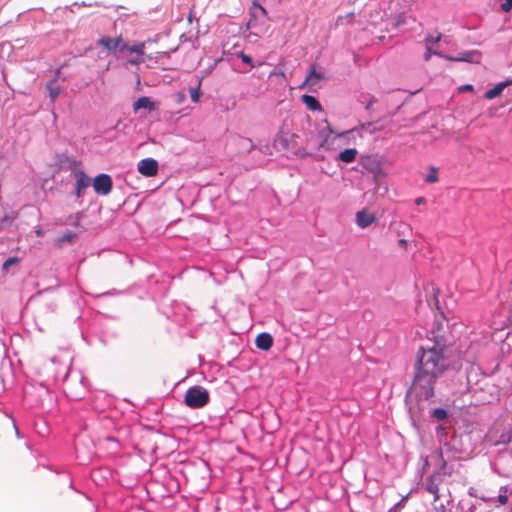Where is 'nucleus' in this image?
Instances as JSON below:
<instances>
[{"mask_svg": "<svg viewBox=\"0 0 512 512\" xmlns=\"http://www.w3.org/2000/svg\"><path fill=\"white\" fill-rule=\"evenodd\" d=\"M76 237V234L70 231L65 232L63 235L56 239V244L61 246L64 242H71Z\"/></svg>", "mask_w": 512, "mask_h": 512, "instance_id": "a211bd4d", "label": "nucleus"}, {"mask_svg": "<svg viewBox=\"0 0 512 512\" xmlns=\"http://www.w3.org/2000/svg\"><path fill=\"white\" fill-rule=\"evenodd\" d=\"M93 189L98 195H108L113 188V181L110 175L98 174L92 182Z\"/></svg>", "mask_w": 512, "mask_h": 512, "instance_id": "7ed1b4c3", "label": "nucleus"}, {"mask_svg": "<svg viewBox=\"0 0 512 512\" xmlns=\"http://www.w3.org/2000/svg\"><path fill=\"white\" fill-rule=\"evenodd\" d=\"M497 500H498L499 505H501V506L506 505L508 503V496L506 494H500L497 497Z\"/></svg>", "mask_w": 512, "mask_h": 512, "instance_id": "cd10ccee", "label": "nucleus"}, {"mask_svg": "<svg viewBox=\"0 0 512 512\" xmlns=\"http://www.w3.org/2000/svg\"><path fill=\"white\" fill-rule=\"evenodd\" d=\"M321 79H323L322 74L318 73L313 65L303 85L314 86Z\"/></svg>", "mask_w": 512, "mask_h": 512, "instance_id": "4468645a", "label": "nucleus"}, {"mask_svg": "<svg viewBox=\"0 0 512 512\" xmlns=\"http://www.w3.org/2000/svg\"><path fill=\"white\" fill-rule=\"evenodd\" d=\"M129 62H130L131 64H139V63L141 62V60H138V59H137V60H136V59H131V60H129Z\"/></svg>", "mask_w": 512, "mask_h": 512, "instance_id": "72a5a7b5", "label": "nucleus"}, {"mask_svg": "<svg viewBox=\"0 0 512 512\" xmlns=\"http://www.w3.org/2000/svg\"><path fill=\"white\" fill-rule=\"evenodd\" d=\"M209 399V392L201 386L190 387L184 396L185 404L192 409L204 407Z\"/></svg>", "mask_w": 512, "mask_h": 512, "instance_id": "f03ea898", "label": "nucleus"}, {"mask_svg": "<svg viewBox=\"0 0 512 512\" xmlns=\"http://www.w3.org/2000/svg\"><path fill=\"white\" fill-rule=\"evenodd\" d=\"M238 145L244 152H250L254 148L252 140L245 137H238Z\"/></svg>", "mask_w": 512, "mask_h": 512, "instance_id": "f3484780", "label": "nucleus"}, {"mask_svg": "<svg viewBox=\"0 0 512 512\" xmlns=\"http://www.w3.org/2000/svg\"><path fill=\"white\" fill-rule=\"evenodd\" d=\"M57 74H59V70H57ZM58 76V75H56ZM47 90L49 91V96L52 102L56 100L58 95L60 94V87L58 85L57 77L50 80L46 85Z\"/></svg>", "mask_w": 512, "mask_h": 512, "instance_id": "f8f14e48", "label": "nucleus"}, {"mask_svg": "<svg viewBox=\"0 0 512 512\" xmlns=\"http://www.w3.org/2000/svg\"><path fill=\"white\" fill-rule=\"evenodd\" d=\"M441 40V34H438L436 37L429 36L425 39L426 45H430L431 43H438Z\"/></svg>", "mask_w": 512, "mask_h": 512, "instance_id": "a878e982", "label": "nucleus"}, {"mask_svg": "<svg viewBox=\"0 0 512 512\" xmlns=\"http://www.w3.org/2000/svg\"><path fill=\"white\" fill-rule=\"evenodd\" d=\"M357 150L354 148H347L339 153L338 159L345 163H351L356 159Z\"/></svg>", "mask_w": 512, "mask_h": 512, "instance_id": "ddd939ff", "label": "nucleus"}, {"mask_svg": "<svg viewBox=\"0 0 512 512\" xmlns=\"http://www.w3.org/2000/svg\"><path fill=\"white\" fill-rule=\"evenodd\" d=\"M145 45H146L145 42H139V43L131 45V46L128 45V48H126V50H128V51H130L132 53H136L138 55H143L144 54Z\"/></svg>", "mask_w": 512, "mask_h": 512, "instance_id": "6ab92c4d", "label": "nucleus"}, {"mask_svg": "<svg viewBox=\"0 0 512 512\" xmlns=\"http://www.w3.org/2000/svg\"><path fill=\"white\" fill-rule=\"evenodd\" d=\"M302 99V102L307 106V108H309L310 110H320L321 109V105L319 103V101L314 97V96H311V95H303L301 97Z\"/></svg>", "mask_w": 512, "mask_h": 512, "instance_id": "2eb2a0df", "label": "nucleus"}, {"mask_svg": "<svg viewBox=\"0 0 512 512\" xmlns=\"http://www.w3.org/2000/svg\"><path fill=\"white\" fill-rule=\"evenodd\" d=\"M399 245H400L404 250H406V249H407V246H408V244H407V240H405V239H400V240H399Z\"/></svg>", "mask_w": 512, "mask_h": 512, "instance_id": "2f4dec72", "label": "nucleus"}, {"mask_svg": "<svg viewBox=\"0 0 512 512\" xmlns=\"http://www.w3.org/2000/svg\"><path fill=\"white\" fill-rule=\"evenodd\" d=\"M445 59L450 61H464V62H478L479 53L476 51H465L462 52L458 57L443 56Z\"/></svg>", "mask_w": 512, "mask_h": 512, "instance_id": "9d476101", "label": "nucleus"}, {"mask_svg": "<svg viewBox=\"0 0 512 512\" xmlns=\"http://www.w3.org/2000/svg\"><path fill=\"white\" fill-rule=\"evenodd\" d=\"M328 130L330 133H333V130L330 127H328Z\"/></svg>", "mask_w": 512, "mask_h": 512, "instance_id": "f704fd0d", "label": "nucleus"}, {"mask_svg": "<svg viewBox=\"0 0 512 512\" xmlns=\"http://www.w3.org/2000/svg\"><path fill=\"white\" fill-rule=\"evenodd\" d=\"M253 8L259 10L264 16H266L267 11L260 4L254 3V7Z\"/></svg>", "mask_w": 512, "mask_h": 512, "instance_id": "c85d7f7f", "label": "nucleus"}, {"mask_svg": "<svg viewBox=\"0 0 512 512\" xmlns=\"http://www.w3.org/2000/svg\"><path fill=\"white\" fill-rule=\"evenodd\" d=\"M376 221V216L366 209L356 213V223L361 228H367Z\"/></svg>", "mask_w": 512, "mask_h": 512, "instance_id": "0eeeda50", "label": "nucleus"}, {"mask_svg": "<svg viewBox=\"0 0 512 512\" xmlns=\"http://www.w3.org/2000/svg\"><path fill=\"white\" fill-rule=\"evenodd\" d=\"M429 491L434 494V500L437 501L439 498L437 488H429Z\"/></svg>", "mask_w": 512, "mask_h": 512, "instance_id": "7c9ffc66", "label": "nucleus"}, {"mask_svg": "<svg viewBox=\"0 0 512 512\" xmlns=\"http://www.w3.org/2000/svg\"><path fill=\"white\" fill-rule=\"evenodd\" d=\"M511 9H512V0H505V2L501 4V10L503 12H509Z\"/></svg>", "mask_w": 512, "mask_h": 512, "instance_id": "bb28decb", "label": "nucleus"}, {"mask_svg": "<svg viewBox=\"0 0 512 512\" xmlns=\"http://www.w3.org/2000/svg\"><path fill=\"white\" fill-rule=\"evenodd\" d=\"M474 88L471 84H465L460 87V91H473Z\"/></svg>", "mask_w": 512, "mask_h": 512, "instance_id": "c756f323", "label": "nucleus"}, {"mask_svg": "<svg viewBox=\"0 0 512 512\" xmlns=\"http://www.w3.org/2000/svg\"><path fill=\"white\" fill-rule=\"evenodd\" d=\"M200 85L201 84L199 82L197 87L190 89V97H191V100L194 103L199 102V99H200Z\"/></svg>", "mask_w": 512, "mask_h": 512, "instance_id": "412c9836", "label": "nucleus"}, {"mask_svg": "<svg viewBox=\"0 0 512 512\" xmlns=\"http://www.w3.org/2000/svg\"><path fill=\"white\" fill-rule=\"evenodd\" d=\"M97 45L105 48L108 52L119 50L121 52L128 48V45L124 42L122 36L111 38L103 36L97 41Z\"/></svg>", "mask_w": 512, "mask_h": 512, "instance_id": "20e7f679", "label": "nucleus"}, {"mask_svg": "<svg viewBox=\"0 0 512 512\" xmlns=\"http://www.w3.org/2000/svg\"><path fill=\"white\" fill-rule=\"evenodd\" d=\"M432 55H439V56H442L440 53H438L437 51H434L432 50L431 46L430 45H426V52L424 54V59L425 61H429L431 56Z\"/></svg>", "mask_w": 512, "mask_h": 512, "instance_id": "b1692460", "label": "nucleus"}, {"mask_svg": "<svg viewBox=\"0 0 512 512\" xmlns=\"http://www.w3.org/2000/svg\"><path fill=\"white\" fill-rule=\"evenodd\" d=\"M19 262V259L17 257H9L4 263H3V266H2V269L4 271H7L8 268L12 265H15Z\"/></svg>", "mask_w": 512, "mask_h": 512, "instance_id": "5701e85b", "label": "nucleus"}, {"mask_svg": "<svg viewBox=\"0 0 512 512\" xmlns=\"http://www.w3.org/2000/svg\"><path fill=\"white\" fill-rule=\"evenodd\" d=\"M133 109H134V111H138L139 109L154 110L155 104L153 101L150 100L149 97L143 96L134 102Z\"/></svg>", "mask_w": 512, "mask_h": 512, "instance_id": "9b49d317", "label": "nucleus"}, {"mask_svg": "<svg viewBox=\"0 0 512 512\" xmlns=\"http://www.w3.org/2000/svg\"><path fill=\"white\" fill-rule=\"evenodd\" d=\"M433 416L437 419V420H445L448 416L447 412L442 409V408H437L433 411Z\"/></svg>", "mask_w": 512, "mask_h": 512, "instance_id": "4be33fe9", "label": "nucleus"}, {"mask_svg": "<svg viewBox=\"0 0 512 512\" xmlns=\"http://www.w3.org/2000/svg\"><path fill=\"white\" fill-rule=\"evenodd\" d=\"M512 85V79L506 80L504 82L497 83L492 89L485 92L484 97L487 100H492L501 95L503 90Z\"/></svg>", "mask_w": 512, "mask_h": 512, "instance_id": "6e6552de", "label": "nucleus"}, {"mask_svg": "<svg viewBox=\"0 0 512 512\" xmlns=\"http://www.w3.org/2000/svg\"><path fill=\"white\" fill-rule=\"evenodd\" d=\"M354 17H355V13L354 12H349V13H347L345 15H339L336 18L335 26L339 27V26H344V25L352 24L353 21H354Z\"/></svg>", "mask_w": 512, "mask_h": 512, "instance_id": "dca6fc26", "label": "nucleus"}, {"mask_svg": "<svg viewBox=\"0 0 512 512\" xmlns=\"http://www.w3.org/2000/svg\"><path fill=\"white\" fill-rule=\"evenodd\" d=\"M425 202H426V200H425V198H423V197H418V198H416V200H415V203H416L417 205L424 204Z\"/></svg>", "mask_w": 512, "mask_h": 512, "instance_id": "473e14b6", "label": "nucleus"}, {"mask_svg": "<svg viewBox=\"0 0 512 512\" xmlns=\"http://www.w3.org/2000/svg\"><path fill=\"white\" fill-rule=\"evenodd\" d=\"M442 331V323L437 322L433 330L434 343L432 346L421 347L417 354L415 375L408 397L416 402V408L421 410L425 402L434 396V388L439 376L446 370L447 342Z\"/></svg>", "mask_w": 512, "mask_h": 512, "instance_id": "f257e3e1", "label": "nucleus"}, {"mask_svg": "<svg viewBox=\"0 0 512 512\" xmlns=\"http://www.w3.org/2000/svg\"><path fill=\"white\" fill-rule=\"evenodd\" d=\"M239 57L241 58V60H242L244 63H246V64L250 65L251 67H254L253 60H252V58H251L249 55H247V54H245V53L241 52V53L239 54Z\"/></svg>", "mask_w": 512, "mask_h": 512, "instance_id": "393cba45", "label": "nucleus"}, {"mask_svg": "<svg viewBox=\"0 0 512 512\" xmlns=\"http://www.w3.org/2000/svg\"><path fill=\"white\" fill-rule=\"evenodd\" d=\"M255 344L258 349L267 351L273 345V337L266 332L260 333L255 339Z\"/></svg>", "mask_w": 512, "mask_h": 512, "instance_id": "1a4fd4ad", "label": "nucleus"}, {"mask_svg": "<svg viewBox=\"0 0 512 512\" xmlns=\"http://www.w3.org/2000/svg\"><path fill=\"white\" fill-rule=\"evenodd\" d=\"M138 171L143 176L153 177L157 175L158 163L152 158L142 159L138 163Z\"/></svg>", "mask_w": 512, "mask_h": 512, "instance_id": "39448f33", "label": "nucleus"}, {"mask_svg": "<svg viewBox=\"0 0 512 512\" xmlns=\"http://www.w3.org/2000/svg\"><path fill=\"white\" fill-rule=\"evenodd\" d=\"M76 177V195L80 198L84 191L91 185V179L83 171H77Z\"/></svg>", "mask_w": 512, "mask_h": 512, "instance_id": "423d86ee", "label": "nucleus"}, {"mask_svg": "<svg viewBox=\"0 0 512 512\" xmlns=\"http://www.w3.org/2000/svg\"><path fill=\"white\" fill-rule=\"evenodd\" d=\"M428 183H435L438 181V171L435 167H431L429 173L425 176Z\"/></svg>", "mask_w": 512, "mask_h": 512, "instance_id": "aec40b11", "label": "nucleus"}]
</instances>
